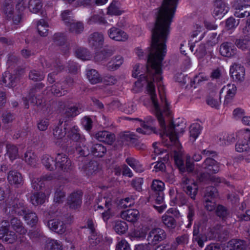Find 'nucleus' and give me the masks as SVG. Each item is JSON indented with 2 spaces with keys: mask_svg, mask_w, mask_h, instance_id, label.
<instances>
[{
  "mask_svg": "<svg viewBox=\"0 0 250 250\" xmlns=\"http://www.w3.org/2000/svg\"><path fill=\"white\" fill-rule=\"evenodd\" d=\"M244 138L239 140L235 145V149L238 152L248 151L250 149V132L244 133Z\"/></svg>",
  "mask_w": 250,
  "mask_h": 250,
  "instance_id": "23",
  "label": "nucleus"
},
{
  "mask_svg": "<svg viewBox=\"0 0 250 250\" xmlns=\"http://www.w3.org/2000/svg\"><path fill=\"white\" fill-rule=\"evenodd\" d=\"M7 180L10 185H19L22 182L21 174L18 171L10 170L7 174Z\"/></svg>",
  "mask_w": 250,
  "mask_h": 250,
  "instance_id": "32",
  "label": "nucleus"
},
{
  "mask_svg": "<svg viewBox=\"0 0 250 250\" xmlns=\"http://www.w3.org/2000/svg\"><path fill=\"white\" fill-rule=\"evenodd\" d=\"M235 44L238 48L242 50L247 49L250 45V34L236 40Z\"/></svg>",
  "mask_w": 250,
  "mask_h": 250,
  "instance_id": "53",
  "label": "nucleus"
},
{
  "mask_svg": "<svg viewBox=\"0 0 250 250\" xmlns=\"http://www.w3.org/2000/svg\"><path fill=\"white\" fill-rule=\"evenodd\" d=\"M112 55V51L109 49H104L100 52H97L94 56V60L98 62L105 61Z\"/></svg>",
  "mask_w": 250,
  "mask_h": 250,
  "instance_id": "49",
  "label": "nucleus"
},
{
  "mask_svg": "<svg viewBox=\"0 0 250 250\" xmlns=\"http://www.w3.org/2000/svg\"><path fill=\"white\" fill-rule=\"evenodd\" d=\"M229 73L231 77L236 81H242L244 79L245 70L239 64L234 63L230 67Z\"/></svg>",
  "mask_w": 250,
  "mask_h": 250,
  "instance_id": "21",
  "label": "nucleus"
},
{
  "mask_svg": "<svg viewBox=\"0 0 250 250\" xmlns=\"http://www.w3.org/2000/svg\"><path fill=\"white\" fill-rule=\"evenodd\" d=\"M52 41L55 44L61 47L60 49L63 55L68 54L70 48L66 43L67 39L64 33H55L53 36Z\"/></svg>",
  "mask_w": 250,
  "mask_h": 250,
  "instance_id": "17",
  "label": "nucleus"
},
{
  "mask_svg": "<svg viewBox=\"0 0 250 250\" xmlns=\"http://www.w3.org/2000/svg\"><path fill=\"white\" fill-rule=\"evenodd\" d=\"M128 225L123 221H117L115 222L114 229L117 233L119 234H125L128 229Z\"/></svg>",
  "mask_w": 250,
  "mask_h": 250,
  "instance_id": "55",
  "label": "nucleus"
},
{
  "mask_svg": "<svg viewBox=\"0 0 250 250\" xmlns=\"http://www.w3.org/2000/svg\"><path fill=\"white\" fill-rule=\"evenodd\" d=\"M66 138L62 145V148L72 153L75 152L82 157L81 161H85L86 157L89 154L88 147L85 144V139L81 133V130L76 125L69 127L65 131Z\"/></svg>",
  "mask_w": 250,
  "mask_h": 250,
  "instance_id": "3",
  "label": "nucleus"
},
{
  "mask_svg": "<svg viewBox=\"0 0 250 250\" xmlns=\"http://www.w3.org/2000/svg\"><path fill=\"white\" fill-rule=\"evenodd\" d=\"M236 11L234 13V15L236 17L244 18L248 17L250 16V5H245L243 6L235 7Z\"/></svg>",
  "mask_w": 250,
  "mask_h": 250,
  "instance_id": "50",
  "label": "nucleus"
},
{
  "mask_svg": "<svg viewBox=\"0 0 250 250\" xmlns=\"http://www.w3.org/2000/svg\"><path fill=\"white\" fill-rule=\"evenodd\" d=\"M73 83L74 79L72 77L68 76L64 81L54 83L51 86L50 90L54 95L57 97H61L67 93L69 87L71 86Z\"/></svg>",
  "mask_w": 250,
  "mask_h": 250,
  "instance_id": "9",
  "label": "nucleus"
},
{
  "mask_svg": "<svg viewBox=\"0 0 250 250\" xmlns=\"http://www.w3.org/2000/svg\"><path fill=\"white\" fill-rule=\"evenodd\" d=\"M27 224L33 227L35 226L38 222V217L36 213L28 209L27 212L22 216Z\"/></svg>",
  "mask_w": 250,
  "mask_h": 250,
  "instance_id": "36",
  "label": "nucleus"
},
{
  "mask_svg": "<svg viewBox=\"0 0 250 250\" xmlns=\"http://www.w3.org/2000/svg\"><path fill=\"white\" fill-rule=\"evenodd\" d=\"M6 155L11 162L16 159L18 156V148L16 146L7 144L6 146Z\"/></svg>",
  "mask_w": 250,
  "mask_h": 250,
  "instance_id": "46",
  "label": "nucleus"
},
{
  "mask_svg": "<svg viewBox=\"0 0 250 250\" xmlns=\"http://www.w3.org/2000/svg\"><path fill=\"white\" fill-rule=\"evenodd\" d=\"M41 161L47 170L53 171L55 169V159L49 155H43L42 157Z\"/></svg>",
  "mask_w": 250,
  "mask_h": 250,
  "instance_id": "42",
  "label": "nucleus"
},
{
  "mask_svg": "<svg viewBox=\"0 0 250 250\" xmlns=\"http://www.w3.org/2000/svg\"><path fill=\"white\" fill-rule=\"evenodd\" d=\"M83 192L77 190L71 193L67 198V204L69 208L73 210L79 208L82 204Z\"/></svg>",
  "mask_w": 250,
  "mask_h": 250,
  "instance_id": "16",
  "label": "nucleus"
},
{
  "mask_svg": "<svg viewBox=\"0 0 250 250\" xmlns=\"http://www.w3.org/2000/svg\"><path fill=\"white\" fill-rule=\"evenodd\" d=\"M69 29V31L76 34L81 33L83 29V24L82 22L78 21L75 23L73 21L70 23L68 26Z\"/></svg>",
  "mask_w": 250,
  "mask_h": 250,
  "instance_id": "57",
  "label": "nucleus"
},
{
  "mask_svg": "<svg viewBox=\"0 0 250 250\" xmlns=\"http://www.w3.org/2000/svg\"><path fill=\"white\" fill-rule=\"evenodd\" d=\"M17 239V236L16 233L12 231L8 230L6 233L5 236L3 237L2 241L7 244H13Z\"/></svg>",
  "mask_w": 250,
  "mask_h": 250,
  "instance_id": "61",
  "label": "nucleus"
},
{
  "mask_svg": "<svg viewBox=\"0 0 250 250\" xmlns=\"http://www.w3.org/2000/svg\"><path fill=\"white\" fill-rule=\"evenodd\" d=\"M166 232L162 229L155 228L152 229L148 233L147 241L148 244L155 246L166 239Z\"/></svg>",
  "mask_w": 250,
  "mask_h": 250,
  "instance_id": "14",
  "label": "nucleus"
},
{
  "mask_svg": "<svg viewBox=\"0 0 250 250\" xmlns=\"http://www.w3.org/2000/svg\"><path fill=\"white\" fill-rule=\"evenodd\" d=\"M47 226L52 231L59 234H62L65 231V226L64 223L58 219H51L48 221Z\"/></svg>",
  "mask_w": 250,
  "mask_h": 250,
  "instance_id": "26",
  "label": "nucleus"
},
{
  "mask_svg": "<svg viewBox=\"0 0 250 250\" xmlns=\"http://www.w3.org/2000/svg\"><path fill=\"white\" fill-rule=\"evenodd\" d=\"M179 0H163L156 13L151 40H167Z\"/></svg>",
  "mask_w": 250,
  "mask_h": 250,
  "instance_id": "2",
  "label": "nucleus"
},
{
  "mask_svg": "<svg viewBox=\"0 0 250 250\" xmlns=\"http://www.w3.org/2000/svg\"><path fill=\"white\" fill-rule=\"evenodd\" d=\"M169 159L168 154H166L163 157H159L158 160L156 162L154 166V170L156 172L165 171L166 169L165 163H167Z\"/></svg>",
  "mask_w": 250,
  "mask_h": 250,
  "instance_id": "47",
  "label": "nucleus"
},
{
  "mask_svg": "<svg viewBox=\"0 0 250 250\" xmlns=\"http://www.w3.org/2000/svg\"><path fill=\"white\" fill-rule=\"evenodd\" d=\"M213 16L216 19H221L229 11L228 4L224 0H215Z\"/></svg>",
  "mask_w": 250,
  "mask_h": 250,
  "instance_id": "18",
  "label": "nucleus"
},
{
  "mask_svg": "<svg viewBox=\"0 0 250 250\" xmlns=\"http://www.w3.org/2000/svg\"><path fill=\"white\" fill-rule=\"evenodd\" d=\"M181 187L182 191L179 192L176 190V195H175V191L173 189L169 190L170 205L171 206L175 205H177L179 207L188 206V199L186 197V195L188 194V177L186 176L184 177Z\"/></svg>",
  "mask_w": 250,
  "mask_h": 250,
  "instance_id": "7",
  "label": "nucleus"
},
{
  "mask_svg": "<svg viewBox=\"0 0 250 250\" xmlns=\"http://www.w3.org/2000/svg\"><path fill=\"white\" fill-rule=\"evenodd\" d=\"M62 122L60 120L58 125L56 126L53 130V134L55 139L57 140L56 144L62 147V145L64 142L63 138L66 135L65 131L66 127H64L63 130L62 128Z\"/></svg>",
  "mask_w": 250,
  "mask_h": 250,
  "instance_id": "22",
  "label": "nucleus"
},
{
  "mask_svg": "<svg viewBox=\"0 0 250 250\" xmlns=\"http://www.w3.org/2000/svg\"><path fill=\"white\" fill-rule=\"evenodd\" d=\"M46 198L45 193L37 191L31 196L30 202L34 206H37L44 203Z\"/></svg>",
  "mask_w": 250,
  "mask_h": 250,
  "instance_id": "38",
  "label": "nucleus"
},
{
  "mask_svg": "<svg viewBox=\"0 0 250 250\" xmlns=\"http://www.w3.org/2000/svg\"><path fill=\"white\" fill-rule=\"evenodd\" d=\"M165 183L159 180H154L151 185L153 191L152 197L155 200L156 204L161 205L164 200Z\"/></svg>",
  "mask_w": 250,
  "mask_h": 250,
  "instance_id": "11",
  "label": "nucleus"
},
{
  "mask_svg": "<svg viewBox=\"0 0 250 250\" xmlns=\"http://www.w3.org/2000/svg\"><path fill=\"white\" fill-rule=\"evenodd\" d=\"M80 113V109L76 105L68 107L66 108L65 114L67 117H74Z\"/></svg>",
  "mask_w": 250,
  "mask_h": 250,
  "instance_id": "60",
  "label": "nucleus"
},
{
  "mask_svg": "<svg viewBox=\"0 0 250 250\" xmlns=\"http://www.w3.org/2000/svg\"><path fill=\"white\" fill-rule=\"evenodd\" d=\"M121 216L123 219L128 222L134 223L138 219L139 212L137 209H128L122 211Z\"/></svg>",
  "mask_w": 250,
  "mask_h": 250,
  "instance_id": "30",
  "label": "nucleus"
},
{
  "mask_svg": "<svg viewBox=\"0 0 250 250\" xmlns=\"http://www.w3.org/2000/svg\"><path fill=\"white\" fill-rule=\"evenodd\" d=\"M180 213L175 208H169L162 217L163 223L168 228L174 229L176 226L175 218H178Z\"/></svg>",
  "mask_w": 250,
  "mask_h": 250,
  "instance_id": "13",
  "label": "nucleus"
},
{
  "mask_svg": "<svg viewBox=\"0 0 250 250\" xmlns=\"http://www.w3.org/2000/svg\"><path fill=\"white\" fill-rule=\"evenodd\" d=\"M89 242L91 246H96L103 241V235L99 232L90 233L88 237Z\"/></svg>",
  "mask_w": 250,
  "mask_h": 250,
  "instance_id": "52",
  "label": "nucleus"
},
{
  "mask_svg": "<svg viewBox=\"0 0 250 250\" xmlns=\"http://www.w3.org/2000/svg\"><path fill=\"white\" fill-rule=\"evenodd\" d=\"M27 6L30 12L33 13H38L42 8V5L40 0H29L28 3L26 2Z\"/></svg>",
  "mask_w": 250,
  "mask_h": 250,
  "instance_id": "48",
  "label": "nucleus"
},
{
  "mask_svg": "<svg viewBox=\"0 0 250 250\" xmlns=\"http://www.w3.org/2000/svg\"><path fill=\"white\" fill-rule=\"evenodd\" d=\"M86 76L91 84H94L101 83L102 76H100L98 72L95 69L88 70L86 71Z\"/></svg>",
  "mask_w": 250,
  "mask_h": 250,
  "instance_id": "43",
  "label": "nucleus"
},
{
  "mask_svg": "<svg viewBox=\"0 0 250 250\" xmlns=\"http://www.w3.org/2000/svg\"><path fill=\"white\" fill-rule=\"evenodd\" d=\"M124 62V58L120 55L113 58L107 64V68L111 71L118 69Z\"/></svg>",
  "mask_w": 250,
  "mask_h": 250,
  "instance_id": "37",
  "label": "nucleus"
},
{
  "mask_svg": "<svg viewBox=\"0 0 250 250\" xmlns=\"http://www.w3.org/2000/svg\"><path fill=\"white\" fill-rule=\"evenodd\" d=\"M125 162L135 171L137 172L142 171V167L139 162L132 157H127L125 159Z\"/></svg>",
  "mask_w": 250,
  "mask_h": 250,
  "instance_id": "56",
  "label": "nucleus"
},
{
  "mask_svg": "<svg viewBox=\"0 0 250 250\" xmlns=\"http://www.w3.org/2000/svg\"><path fill=\"white\" fill-rule=\"evenodd\" d=\"M71 14V11L69 10H64L61 14L62 19L66 26H68L70 23L74 21L73 17L70 16Z\"/></svg>",
  "mask_w": 250,
  "mask_h": 250,
  "instance_id": "64",
  "label": "nucleus"
},
{
  "mask_svg": "<svg viewBox=\"0 0 250 250\" xmlns=\"http://www.w3.org/2000/svg\"><path fill=\"white\" fill-rule=\"evenodd\" d=\"M224 90L226 91L224 104H228L234 97L236 93L237 87L234 84L229 83L221 89L220 93L221 94Z\"/></svg>",
  "mask_w": 250,
  "mask_h": 250,
  "instance_id": "28",
  "label": "nucleus"
},
{
  "mask_svg": "<svg viewBox=\"0 0 250 250\" xmlns=\"http://www.w3.org/2000/svg\"><path fill=\"white\" fill-rule=\"evenodd\" d=\"M147 93L150 95L153 107L155 109L156 116L160 125L161 137L164 136L168 137L171 145L176 146L179 144L178 130L173 122H170L167 128L163 112L167 114H170V103L167 101L165 94H160V99L163 104V110H161L157 100L156 94L155 86L152 82L148 83L146 86Z\"/></svg>",
  "mask_w": 250,
  "mask_h": 250,
  "instance_id": "1",
  "label": "nucleus"
},
{
  "mask_svg": "<svg viewBox=\"0 0 250 250\" xmlns=\"http://www.w3.org/2000/svg\"><path fill=\"white\" fill-rule=\"evenodd\" d=\"M76 56L82 60H88L90 58V53L89 50L84 47H79L75 51Z\"/></svg>",
  "mask_w": 250,
  "mask_h": 250,
  "instance_id": "54",
  "label": "nucleus"
},
{
  "mask_svg": "<svg viewBox=\"0 0 250 250\" xmlns=\"http://www.w3.org/2000/svg\"><path fill=\"white\" fill-rule=\"evenodd\" d=\"M206 103L212 108L219 109L221 105V97L218 95L208 96L206 99Z\"/></svg>",
  "mask_w": 250,
  "mask_h": 250,
  "instance_id": "51",
  "label": "nucleus"
},
{
  "mask_svg": "<svg viewBox=\"0 0 250 250\" xmlns=\"http://www.w3.org/2000/svg\"><path fill=\"white\" fill-rule=\"evenodd\" d=\"M88 41L90 47L97 50L103 47L104 42L103 34L97 32H94L89 36Z\"/></svg>",
  "mask_w": 250,
  "mask_h": 250,
  "instance_id": "19",
  "label": "nucleus"
},
{
  "mask_svg": "<svg viewBox=\"0 0 250 250\" xmlns=\"http://www.w3.org/2000/svg\"><path fill=\"white\" fill-rule=\"evenodd\" d=\"M236 52V48L231 42H225L220 45V52L223 56L230 57L235 54Z\"/></svg>",
  "mask_w": 250,
  "mask_h": 250,
  "instance_id": "29",
  "label": "nucleus"
},
{
  "mask_svg": "<svg viewBox=\"0 0 250 250\" xmlns=\"http://www.w3.org/2000/svg\"><path fill=\"white\" fill-rule=\"evenodd\" d=\"M95 136L99 141L109 145H112L115 140V134L106 130L98 131Z\"/></svg>",
  "mask_w": 250,
  "mask_h": 250,
  "instance_id": "24",
  "label": "nucleus"
},
{
  "mask_svg": "<svg viewBox=\"0 0 250 250\" xmlns=\"http://www.w3.org/2000/svg\"><path fill=\"white\" fill-rule=\"evenodd\" d=\"M65 197V192L60 187L56 189L54 201L56 203H62Z\"/></svg>",
  "mask_w": 250,
  "mask_h": 250,
  "instance_id": "59",
  "label": "nucleus"
},
{
  "mask_svg": "<svg viewBox=\"0 0 250 250\" xmlns=\"http://www.w3.org/2000/svg\"><path fill=\"white\" fill-rule=\"evenodd\" d=\"M134 120L138 121L140 123L141 127L136 129V131L138 133L145 135H149L152 133H156V128L149 126L144 121L138 118L134 119Z\"/></svg>",
  "mask_w": 250,
  "mask_h": 250,
  "instance_id": "31",
  "label": "nucleus"
},
{
  "mask_svg": "<svg viewBox=\"0 0 250 250\" xmlns=\"http://www.w3.org/2000/svg\"><path fill=\"white\" fill-rule=\"evenodd\" d=\"M44 250H62V243L57 240L48 238L45 242Z\"/></svg>",
  "mask_w": 250,
  "mask_h": 250,
  "instance_id": "44",
  "label": "nucleus"
},
{
  "mask_svg": "<svg viewBox=\"0 0 250 250\" xmlns=\"http://www.w3.org/2000/svg\"><path fill=\"white\" fill-rule=\"evenodd\" d=\"M10 224L12 228L17 233L21 235H23L26 233L27 230L20 219L17 217L12 218L10 220Z\"/></svg>",
  "mask_w": 250,
  "mask_h": 250,
  "instance_id": "33",
  "label": "nucleus"
},
{
  "mask_svg": "<svg viewBox=\"0 0 250 250\" xmlns=\"http://www.w3.org/2000/svg\"><path fill=\"white\" fill-rule=\"evenodd\" d=\"M124 13V11L120 9L118 1L113 0L110 3L107 9V14L111 16H120Z\"/></svg>",
  "mask_w": 250,
  "mask_h": 250,
  "instance_id": "40",
  "label": "nucleus"
},
{
  "mask_svg": "<svg viewBox=\"0 0 250 250\" xmlns=\"http://www.w3.org/2000/svg\"><path fill=\"white\" fill-rule=\"evenodd\" d=\"M41 62L43 68L54 70L52 72L48 74L47 77V81L50 83H54L55 82V76L64 69V66L59 60L54 61L51 60L47 61L45 59H42Z\"/></svg>",
  "mask_w": 250,
  "mask_h": 250,
  "instance_id": "8",
  "label": "nucleus"
},
{
  "mask_svg": "<svg viewBox=\"0 0 250 250\" xmlns=\"http://www.w3.org/2000/svg\"><path fill=\"white\" fill-rule=\"evenodd\" d=\"M55 169L63 172H69L72 169V165L70 160L65 154L59 153L55 159Z\"/></svg>",
  "mask_w": 250,
  "mask_h": 250,
  "instance_id": "12",
  "label": "nucleus"
},
{
  "mask_svg": "<svg viewBox=\"0 0 250 250\" xmlns=\"http://www.w3.org/2000/svg\"><path fill=\"white\" fill-rule=\"evenodd\" d=\"M22 100L25 108H29V102L31 104L39 106L42 104L43 101L41 99L40 96H39L38 97L34 96V95L30 94V92L26 97L22 98Z\"/></svg>",
  "mask_w": 250,
  "mask_h": 250,
  "instance_id": "35",
  "label": "nucleus"
},
{
  "mask_svg": "<svg viewBox=\"0 0 250 250\" xmlns=\"http://www.w3.org/2000/svg\"><path fill=\"white\" fill-rule=\"evenodd\" d=\"M5 204V211L10 216H22L28 209L25 201L17 198H11L10 200H6Z\"/></svg>",
  "mask_w": 250,
  "mask_h": 250,
  "instance_id": "6",
  "label": "nucleus"
},
{
  "mask_svg": "<svg viewBox=\"0 0 250 250\" xmlns=\"http://www.w3.org/2000/svg\"><path fill=\"white\" fill-rule=\"evenodd\" d=\"M202 167L205 172L208 173H216L220 170L219 164L211 158H207Z\"/></svg>",
  "mask_w": 250,
  "mask_h": 250,
  "instance_id": "25",
  "label": "nucleus"
},
{
  "mask_svg": "<svg viewBox=\"0 0 250 250\" xmlns=\"http://www.w3.org/2000/svg\"><path fill=\"white\" fill-rule=\"evenodd\" d=\"M182 157L183 154L181 151H174L173 158L174 163L181 173H183L186 171V169H188V157H187L186 159L185 166Z\"/></svg>",
  "mask_w": 250,
  "mask_h": 250,
  "instance_id": "27",
  "label": "nucleus"
},
{
  "mask_svg": "<svg viewBox=\"0 0 250 250\" xmlns=\"http://www.w3.org/2000/svg\"><path fill=\"white\" fill-rule=\"evenodd\" d=\"M199 230L198 227L195 228L193 231V240L197 242L198 245L201 247H204V242L206 241L207 238L209 240L217 239L219 241H222L227 238L228 232L223 229V228L220 225H217L215 227L209 228L208 232L207 233L206 237L200 236L198 235Z\"/></svg>",
  "mask_w": 250,
  "mask_h": 250,
  "instance_id": "5",
  "label": "nucleus"
},
{
  "mask_svg": "<svg viewBox=\"0 0 250 250\" xmlns=\"http://www.w3.org/2000/svg\"><path fill=\"white\" fill-rule=\"evenodd\" d=\"M16 2L15 8L17 12V15H14V7L12 0H4L3 2V12L7 20H12L14 23L18 24L23 15V12L27 6L26 0H15Z\"/></svg>",
  "mask_w": 250,
  "mask_h": 250,
  "instance_id": "4",
  "label": "nucleus"
},
{
  "mask_svg": "<svg viewBox=\"0 0 250 250\" xmlns=\"http://www.w3.org/2000/svg\"><path fill=\"white\" fill-rule=\"evenodd\" d=\"M108 35L110 39L118 42H125L128 37L126 33L116 27L110 28L108 30Z\"/></svg>",
  "mask_w": 250,
  "mask_h": 250,
  "instance_id": "20",
  "label": "nucleus"
},
{
  "mask_svg": "<svg viewBox=\"0 0 250 250\" xmlns=\"http://www.w3.org/2000/svg\"><path fill=\"white\" fill-rule=\"evenodd\" d=\"M95 157H103L106 152V148L102 144H95L92 145L89 151Z\"/></svg>",
  "mask_w": 250,
  "mask_h": 250,
  "instance_id": "39",
  "label": "nucleus"
},
{
  "mask_svg": "<svg viewBox=\"0 0 250 250\" xmlns=\"http://www.w3.org/2000/svg\"><path fill=\"white\" fill-rule=\"evenodd\" d=\"M88 22L89 24L94 23H98L99 24H104L107 22L104 18L103 17L98 14H95L90 17Z\"/></svg>",
  "mask_w": 250,
  "mask_h": 250,
  "instance_id": "62",
  "label": "nucleus"
},
{
  "mask_svg": "<svg viewBox=\"0 0 250 250\" xmlns=\"http://www.w3.org/2000/svg\"><path fill=\"white\" fill-rule=\"evenodd\" d=\"M29 78L34 82L41 81L44 78V75L40 71L33 70L29 72Z\"/></svg>",
  "mask_w": 250,
  "mask_h": 250,
  "instance_id": "63",
  "label": "nucleus"
},
{
  "mask_svg": "<svg viewBox=\"0 0 250 250\" xmlns=\"http://www.w3.org/2000/svg\"><path fill=\"white\" fill-rule=\"evenodd\" d=\"M117 81L115 76L109 74H104L101 77V83L106 85H114Z\"/></svg>",
  "mask_w": 250,
  "mask_h": 250,
  "instance_id": "58",
  "label": "nucleus"
},
{
  "mask_svg": "<svg viewBox=\"0 0 250 250\" xmlns=\"http://www.w3.org/2000/svg\"><path fill=\"white\" fill-rule=\"evenodd\" d=\"M23 71L24 70L22 68H18L14 71L13 74L9 72H5L2 77V84L9 88L15 86L21 77Z\"/></svg>",
  "mask_w": 250,
  "mask_h": 250,
  "instance_id": "10",
  "label": "nucleus"
},
{
  "mask_svg": "<svg viewBox=\"0 0 250 250\" xmlns=\"http://www.w3.org/2000/svg\"><path fill=\"white\" fill-rule=\"evenodd\" d=\"M49 25L44 19H40L37 23V30L39 34L42 37H46L48 34Z\"/></svg>",
  "mask_w": 250,
  "mask_h": 250,
  "instance_id": "45",
  "label": "nucleus"
},
{
  "mask_svg": "<svg viewBox=\"0 0 250 250\" xmlns=\"http://www.w3.org/2000/svg\"><path fill=\"white\" fill-rule=\"evenodd\" d=\"M188 130L190 133V141L193 143L201 133L202 127L200 123L195 122L190 125Z\"/></svg>",
  "mask_w": 250,
  "mask_h": 250,
  "instance_id": "34",
  "label": "nucleus"
},
{
  "mask_svg": "<svg viewBox=\"0 0 250 250\" xmlns=\"http://www.w3.org/2000/svg\"><path fill=\"white\" fill-rule=\"evenodd\" d=\"M80 168L82 173L88 177L97 175L101 170L99 163L95 161H90L87 163L85 162L82 167L80 166Z\"/></svg>",
  "mask_w": 250,
  "mask_h": 250,
  "instance_id": "15",
  "label": "nucleus"
},
{
  "mask_svg": "<svg viewBox=\"0 0 250 250\" xmlns=\"http://www.w3.org/2000/svg\"><path fill=\"white\" fill-rule=\"evenodd\" d=\"M101 201L104 200V207L106 210L102 213V218L104 222H107L111 217V208L112 205V200L110 198L104 197L101 199Z\"/></svg>",
  "mask_w": 250,
  "mask_h": 250,
  "instance_id": "41",
  "label": "nucleus"
}]
</instances>
